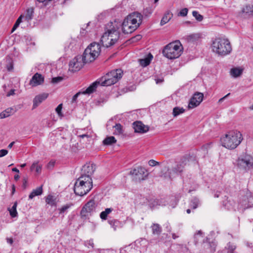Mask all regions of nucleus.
I'll return each mask as SVG.
<instances>
[{
	"mask_svg": "<svg viewBox=\"0 0 253 253\" xmlns=\"http://www.w3.org/2000/svg\"><path fill=\"white\" fill-rule=\"evenodd\" d=\"M118 25V23L116 20L114 22H110L106 25V31L102 36L100 40V42L103 46L109 47L118 42L120 35Z\"/></svg>",
	"mask_w": 253,
	"mask_h": 253,
	"instance_id": "1",
	"label": "nucleus"
},
{
	"mask_svg": "<svg viewBox=\"0 0 253 253\" xmlns=\"http://www.w3.org/2000/svg\"><path fill=\"white\" fill-rule=\"evenodd\" d=\"M243 140L242 135L240 131H231L221 137L220 142L222 146L228 149L236 148Z\"/></svg>",
	"mask_w": 253,
	"mask_h": 253,
	"instance_id": "2",
	"label": "nucleus"
},
{
	"mask_svg": "<svg viewBox=\"0 0 253 253\" xmlns=\"http://www.w3.org/2000/svg\"><path fill=\"white\" fill-rule=\"evenodd\" d=\"M123 74V71L120 69L113 70L102 77L93 83H96V88L98 84L102 86H110L116 83L119 80L122 78Z\"/></svg>",
	"mask_w": 253,
	"mask_h": 253,
	"instance_id": "3",
	"label": "nucleus"
},
{
	"mask_svg": "<svg viewBox=\"0 0 253 253\" xmlns=\"http://www.w3.org/2000/svg\"><path fill=\"white\" fill-rule=\"evenodd\" d=\"M92 188V180L88 176H80L74 185V192L83 196L86 194Z\"/></svg>",
	"mask_w": 253,
	"mask_h": 253,
	"instance_id": "4",
	"label": "nucleus"
},
{
	"mask_svg": "<svg viewBox=\"0 0 253 253\" xmlns=\"http://www.w3.org/2000/svg\"><path fill=\"white\" fill-rule=\"evenodd\" d=\"M211 47L212 51L221 56L229 54L232 50L229 41L225 39L216 38L213 41Z\"/></svg>",
	"mask_w": 253,
	"mask_h": 253,
	"instance_id": "5",
	"label": "nucleus"
},
{
	"mask_svg": "<svg viewBox=\"0 0 253 253\" xmlns=\"http://www.w3.org/2000/svg\"><path fill=\"white\" fill-rule=\"evenodd\" d=\"M182 46L180 42H172L166 45L163 50L164 56L169 59L178 58L182 53Z\"/></svg>",
	"mask_w": 253,
	"mask_h": 253,
	"instance_id": "6",
	"label": "nucleus"
},
{
	"mask_svg": "<svg viewBox=\"0 0 253 253\" xmlns=\"http://www.w3.org/2000/svg\"><path fill=\"white\" fill-rule=\"evenodd\" d=\"M100 46L96 42L91 43L85 49L82 56V61L84 63L93 61L100 52Z\"/></svg>",
	"mask_w": 253,
	"mask_h": 253,
	"instance_id": "7",
	"label": "nucleus"
},
{
	"mask_svg": "<svg viewBox=\"0 0 253 253\" xmlns=\"http://www.w3.org/2000/svg\"><path fill=\"white\" fill-rule=\"evenodd\" d=\"M244 193L240 198L238 204V209L242 211L251 208L253 206V198L251 192L247 190Z\"/></svg>",
	"mask_w": 253,
	"mask_h": 253,
	"instance_id": "8",
	"label": "nucleus"
},
{
	"mask_svg": "<svg viewBox=\"0 0 253 253\" xmlns=\"http://www.w3.org/2000/svg\"><path fill=\"white\" fill-rule=\"evenodd\" d=\"M236 166L240 169H250L253 168V159L249 155H241L237 160Z\"/></svg>",
	"mask_w": 253,
	"mask_h": 253,
	"instance_id": "9",
	"label": "nucleus"
},
{
	"mask_svg": "<svg viewBox=\"0 0 253 253\" xmlns=\"http://www.w3.org/2000/svg\"><path fill=\"white\" fill-rule=\"evenodd\" d=\"M129 173L132 175L133 180L135 181L143 180L148 176V173L146 169L141 167H138L133 169L130 171Z\"/></svg>",
	"mask_w": 253,
	"mask_h": 253,
	"instance_id": "10",
	"label": "nucleus"
},
{
	"mask_svg": "<svg viewBox=\"0 0 253 253\" xmlns=\"http://www.w3.org/2000/svg\"><path fill=\"white\" fill-rule=\"evenodd\" d=\"M154 206H164L169 205L172 208H174L177 205V201L174 197H167L161 199H158L154 202Z\"/></svg>",
	"mask_w": 253,
	"mask_h": 253,
	"instance_id": "11",
	"label": "nucleus"
},
{
	"mask_svg": "<svg viewBox=\"0 0 253 253\" xmlns=\"http://www.w3.org/2000/svg\"><path fill=\"white\" fill-rule=\"evenodd\" d=\"M142 17V16L140 13L135 12L128 15L125 19L133 26L135 25L137 29L141 23Z\"/></svg>",
	"mask_w": 253,
	"mask_h": 253,
	"instance_id": "12",
	"label": "nucleus"
},
{
	"mask_svg": "<svg viewBox=\"0 0 253 253\" xmlns=\"http://www.w3.org/2000/svg\"><path fill=\"white\" fill-rule=\"evenodd\" d=\"M84 64L82 61V57L81 56H77L70 62L69 70L73 72L78 71L83 67Z\"/></svg>",
	"mask_w": 253,
	"mask_h": 253,
	"instance_id": "13",
	"label": "nucleus"
},
{
	"mask_svg": "<svg viewBox=\"0 0 253 253\" xmlns=\"http://www.w3.org/2000/svg\"><path fill=\"white\" fill-rule=\"evenodd\" d=\"M204 95L202 93L197 92L189 101V109H193L200 105L203 100Z\"/></svg>",
	"mask_w": 253,
	"mask_h": 253,
	"instance_id": "14",
	"label": "nucleus"
},
{
	"mask_svg": "<svg viewBox=\"0 0 253 253\" xmlns=\"http://www.w3.org/2000/svg\"><path fill=\"white\" fill-rule=\"evenodd\" d=\"M96 204L94 200H90L83 207L81 214L82 216H86L88 213H91L95 211Z\"/></svg>",
	"mask_w": 253,
	"mask_h": 253,
	"instance_id": "15",
	"label": "nucleus"
},
{
	"mask_svg": "<svg viewBox=\"0 0 253 253\" xmlns=\"http://www.w3.org/2000/svg\"><path fill=\"white\" fill-rule=\"evenodd\" d=\"M133 128L135 132L144 133L149 130V127L145 126L140 121H136L133 123Z\"/></svg>",
	"mask_w": 253,
	"mask_h": 253,
	"instance_id": "16",
	"label": "nucleus"
},
{
	"mask_svg": "<svg viewBox=\"0 0 253 253\" xmlns=\"http://www.w3.org/2000/svg\"><path fill=\"white\" fill-rule=\"evenodd\" d=\"M96 83H92L91 84L89 85L84 91H79L77 92L76 94H75L72 100V103H74L76 102L77 99L78 97L80 94H90L92 93H93L95 90H96Z\"/></svg>",
	"mask_w": 253,
	"mask_h": 253,
	"instance_id": "17",
	"label": "nucleus"
},
{
	"mask_svg": "<svg viewBox=\"0 0 253 253\" xmlns=\"http://www.w3.org/2000/svg\"><path fill=\"white\" fill-rule=\"evenodd\" d=\"M94 167L95 166L93 164H87L84 166L82 169V174L81 176H88L91 177L90 176L95 171Z\"/></svg>",
	"mask_w": 253,
	"mask_h": 253,
	"instance_id": "18",
	"label": "nucleus"
},
{
	"mask_svg": "<svg viewBox=\"0 0 253 253\" xmlns=\"http://www.w3.org/2000/svg\"><path fill=\"white\" fill-rule=\"evenodd\" d=\"M183 168L184 166L182 164H177L175 167L172 168L171 171H169V169H168V173H166L164 177L171 179L173 174H178L180 173L183 171Z\"/></svg>",
	"mask_w": 253,
	"mask_h": 253,
	"instance_id": "19",
	"label": "nucleus"
},
{
	"mask_svg": "<svg viewBox=\"0 0 253 253\" xmlns=\"http://www.w3.org/2000/svg\"><path fill=\"white\" fill-rule=\"evenodd\" d=\"M121 25L122 27V31L125 34H130L136 30L135 25L133 26L132 24H130L129 22L125 19H124Z\"/></svg>",
	"mask_w": 253,
	"mask_h": 253,
	"instance_id": "20",
	"label": "nucleus"
},
{
	"mask_svg": "<svg viewBox=\"0 0 253 253\" xmlns=\"http://www.w3.org/2000/svg\"><path fill=\"white\" fill-rule=\"evenodd\" d=\"M43 82V77L41 74L37 73L32 77L29 84L32 86H36L42 84Z\"/></svg>",
	"mask_w": 253,
	"mask_h": 253,
	"instance_id": "21",
	"label": "nucleus"
},
{
	"mask_svg": "<svg viewBox=\"0 0 253 253\" xmlns=\"http://www.w3.org/2000/svg\"><path fill=\"white\" fill-rule=\"evenodd\" d=\"M48 96V93H43L35 96L33 100V108L37 107L43 100L46 99Z\"/></svg>",
	"mask_w": 253,
	"mask_h": 253,
	"instance_id": "22",
	"label": "nucleus"
},
{
	"mask_svg": "<svg viewBox=\"0 0 253 253\" xmlns=\"http://www.w3.org/2000/svg\"><path fill=\"white\" fill-rule=\"evenodd\" d=\"M80 43L81 41L78 38L76 39H71L68 45V48L70 49L71 50H75L79 47Z\"/></svg>",
	"mask_w": 253,
	"mask_h": 253,
	"instance_id": "23",
	"label": "nucleus"
},
{
	"mask_svg": "<svg viewBox=\"0 0 253 253\" xmlns=\"http://www.w3.org/2000/svg\"><path fill=\"white\" fill-rule=\"evenodd\" d=\"M172 13L170 11H168L162 18L160 24L163 26L168 23L172 17Z\"/></svg>",
	"mask_w": 253,
	"mask_h": 253,
	"instance_id": "24",
	"label": "nucleus"
},
{
	"mask_svg": "<svg viewBox=\"0 0 253 253\" xmlns=\"http://www.w3.org/2000/svg\"><path fill=\"white\" fill-rule=\"evenodd\" d=\"M14 113V109L12 108H8L0 113V119H2L7 118Z\"/></svg>",
	"mask_w": 253,
	"mask_h": 253,
	"instance_id": "25",
	"label": "nucleus"
},
{
	"mask_svg": "<svg viewBox=\"0 0 253 253\" xmlns=\"http://www.w3.org/2000/svg\"><path fill=\"white\" fill-rule=\"evenodd\" d=\"M200 36L198 34H193L190 35L186 36L184 39L188 42H194L198 40Z\"/></svg>",
	"mask_w": 253,
	"mask_h": 253,
	"instance_id": "26",
	"label": "nucleus"
},
{
	"mask_svg": "<svg viewBox=\"0 0 253 253\" xmlns=\"http://www.w3.org/2000/svg\"><path fill=\"white\" fill-rule=\"evenodd\" d=\"M42 193V186L36 188V189H34L32 192L30 193L29 196V198L30 199H32L34 197L36 196L40 195Z\"/></svg>",
	"mask_w": 253,
	"mask_h": 253,
	"instance_id": "27",
	"label": "nucleus"
},
{
	"mask_svg": "<svg viewBox=\"0 0 253 253\" xmlns=\"http://www.w3.org/2000/svg\"><path fill=\"white\" fill-rule=\"evenodd\" d=\"M34 8L33 7L29 8L27 9L25 15L24 16L25 20L29 22L33 17Z\"/></svg>",
	"mask_w": 253,
	"mask_h": 253,
	"instance_id": "28",
	"label": "nucleus"
},
{
	"mask_svg": "<svg viewBox=\"0 0 253 253\" xmlns=\"http://www.w3.org/2000/svg\"><path fill=\"white\" fill-rule=\"evenodd\" d=\"M117 140L114 136H108L103 141V144L104 145H111L116 142Z\"/></svg>",
	"mask_w": 253,
	"mask_h": 253,
	"instance_id": "29",
	"label": "nucleus"
},
{
	"mask_svg": "<svg viewBox=\"0 0 253 253\" xmlns=\"http://www.w3.org/2000/svg\"><path fill=\"white\" fill-rule=\"evenodd\" d=\"M152 55L151 53H149L147 57L140 60V64L142 66H147L150 64V61L152 59Z\"/></svg>",
	"mask_w": 253,
	"mask_h": 253,
	"instance_id": "30",
	"label": "nucleus"
},
{
	"mask_svg": "<svg viewBox=\"0 0 253 253\" xmlns=\"http://www.w3.org/2000/svg\"><path fill=\"white\" fill-rule=\"evenodd\" d=\"M17 206V202H15L13 204V205L12 206V208L11 209H8L10 215L12 217H15L17 216L18 213L16 211Z\"/></svg>",
	"mask_w": 253,
	"mask_h": 253,
	"instance_id": "31",
	"label": "nucleus"
},
{
	"mask_svg": "<svg viewBox=\"0 0 253 253\" xmlns=\"http://www.w3.org/2000/svg\"><path fill=\"white\" fill-rule=\"evenodd\" d=\"M242 72L243 71L242 69L234 68L231 70L230 73L232 77L237 78L242 74Z\"/></svg>",
	"mask_w": 253,
	"mask_h": 253,
	"instance_id": "32",
	"label": "nucleus"
},
{
	"mask_svg": "<svg viewBox=\"0 0 253 253\" xmlns=\"http://www.w3.org/2000/svg\"><path fill=\"white\" fill-rule=\"evenodd\" d=\"M203 233L201 230L198 231L195 234L194 236L195 244L196 245L200 241L202 240V239L203 238Z\"/></svg>",
	"mask_w": 253,
	"mask_h": 253,
	"instance_id": "33",
	"label": "nucleus"
},
{
	"mask_svg": "<svg viewBox=\"0 0 253 253\" xmlns=\"http://www.w3.org/2000/svg\"><path fill=\"white\" fill-rule=\"evenodd\" d=\"M113 211L112 208H107L104 211H102L100 214V217L102 220H106L107 218L108 215Z\"/></svg>",
	"mask_w": 253,
	"mask_h": 253,
	"instance_id": "34",
	"label": "nucleus"
},
{
	"mask_svg": "<svg viewBox=\"0 0 253 253\" xmlns=\"http://www.w3.org/2000/svg\"><path fill=\"white\" fill-rule=\"evenodd\" d=\"M152 230L153 234L159 235L161 232V228L159 224L157 223H154L152 226Z\"/></svg>",
	"mask_w": 253,
	"mask_h": 253,
	"instance_id": "35",
	"label": "nucleus"
},
{
	"mask_svg": "<svg viewBox=\"0 0 253 253\" xmlns=\"http://www.w3.org/2000/svg\"><path fill=\"white\" fill-rule=\"evenodd\" d=\"M200 204V201L197 197L193 198L190 203V206L193 209H196Z\"/></svg>",
	"mask_w": 253,
	"mask_h": 253,
	"instance_id": "36",
	"label": "nucleus"
},
{
	"mask_svg": "<svg viewBox=\"0 0 253 253\" xmlns=\"http://www.w3.org/2000/svg\"><path fill=\"white\" fill-rule=\"evenodd\" d=\"M108 222L115 231L120 225V222L116 219H109Z\"/></svg>",
	"mask_w": 253,
	"mask_h": 253,
	"instance_id": "37",
	"label": "nucleus"
},
{
	"mask_svg": "<svg viewBox=\"0 0 253 253\" xmlns=\"http://www.w3.org/2000/svg\"><path fill=\"white\" fill-rule=\"evenodd\" d=\"M184 111L185 110L183 108L175 107L173 109L172 114L174 117H176L178 115L184 113Z\"/></svg>",
	"mask_w": 253,
	"mask_h": 253,
	"instance_id": "38",
	"label": "nucleus"
},
{
	"mask_svg": "<svg viewBox=\"0 0 253 253\" xmlns=\"http://www.w3.org/2000/svg\"><path fill=\"white\" fill-rule=\"evenodd\" d=\"M242 11L244 13L247 14L249 15L253 14V7L251 5H247L244 7Z\"/></svg>",
	"mask_w": 253,
	"mask_h": 253,
	"instance_id": "39",
	"label": "nucleus"
},
{
	"mask_svg": "<svg viewBox=\"0 0 253 253\" xmlns=\"http://www.w3.org/2000/svg\"><path fill=\"white\" fill-rule=\"evenodd\" d=\"M41 169L42 166L39 165L38 162L34 163L31 167V170L32 171L35 170L37 173H40Z\"/></svg>",
	"mask_w": 253,
	"mask_h": 253,
	"instance_id": "40",
	"label": "nucleus"
},
{
	"mask_svg": "<svg viewBox=\"0 0 253 253\" xmlns=\"http://www.w3.org/2000/svg\"><path fill=\"white\" fill-rule=\"evenodd\" d=\"M45 202L47 204L51 205V206H55L56 205L55 200L54 199L53 197L51 195H48L45 199Z\"/></svg>",
	"mask_w": 253,
	"mask_h": 253,
	"instance_id": "41",
	"label": "nucleus"
},
{
	"mask_svg": "<svg viewBox=\"0 0 253 253\" xmlns=\"http://www.w3.org/2000/svg\"><path fill=\"white\" fill-rule=\"evenodd\" d=\"M114 127L115 128L114 134L116 135H119L123 133V130L122 128V126L120 124H117Z\"/></svg>",
	"mask_w": 253,
	"mask_h": 253,
	"instance_id": "42",
	"label": "nucleus"
},
{
	"mask_svg": "<svg viewBox=\"0 0 253 253\" xmlns=\"http://www.w3.org/2000/svg\"><path fill=\"white\" fill-rule=\"evenodd\" d=\"M6 67L8 71H11L13 68V64L11 59L10 58H6Z\"/></svg>",
	"mask_w": 253,
	"mask_h": 253,
	"instance_id": "43",
	"label": "nucleus"
},
{
	"mask_svg": "<svg viewBox=\"0 0 253 253\" xmlns=\"http://www.w3.org/2000/svg\"><path fill=\"white\" fill-rule=\"evenodd\" d=\"M152 12L153 9L152 8L150 7H146L144 9L143 11V14L146 17H148L149 16L152 14Z\"/></svg>",
	"mask_w": 253,
	"mask_h": 253,
	"instance_id": "44",
	"label": "nucleus"
},
{
	"mask_svg": "<svg viewBox=\"0 0 253 253\" xmlns=\"http://www.w3.org/2000/svg\"><path fill=\"white\" fill-rule=\"evenodd\" d=\"M233 202L230 201V200H226L223 202V204L228 210H230L232 209L233 207Z\"/></svg>",
	"mask_w": 253,
	"mask_h": 253,
	"instance_id": "45",
	"label": "nucleus"
},
{
	"mask_svg": "<svg viewBox=\"0 0 253 253\" xmlns=\"http://www.w3.org/2000/svg\"><path fill=\"white\" fill-rule=\"evenodd\" d=\"M192 15L198 21H201L203 19V16L196 11H193L192 12Z\"/></svg>",
	"mask_w": 253,
	"mask_h": 253,
	"instance_id": "46",
	"label": "nucleus"
},
{
	"mask_svg": "<svg viewBox=\"0 0 253 253\" xmlns=\"http://www.w3.org/2000/svg\"><path fill=\"white\" fill-rule=\"evenodd\" d=\"M227 248L228 250L227 253H233V251L236 249V246L233 244L229 243L227 245Z\"/></svg>",
	"mask_w": 253,
	"mask_h": 253,
	"instance_id": "47",
	"label": "nucleus"
},
{
	"mask_svg": "<svg viewBox=\"0 0 253 253\" xmlns=\"http://www.w3.org/2000/svg\"><path fill=\"white\" fill-rule=\"evenodd\" d=\"M62 109V103L59 104L58 106L55 109V111H56V113H57L58 115L60 117H62L63 116V115L61 112Z\"/></svg>",
	"mask_w": 253,
	"mask_h": 253,
	"instance_id": "48",
	"label": "nucleus"
},
{
	"mask_svg": "<svg viewBox=\"0 0 253 253\" xmlns=\"http://www.w3.org/2000/svg\"><path fill=\"white\" fill-rule=\"evenodd\" d=\"M71 205H66L63 206L61 208L59 209V213L62 214L64 213L69 208H70Z\"/></svg>",
	"mask_w": 253,
	"mask_h": 253,
	"instance_id": "49",
	"label": "nucleus"
},
{
	"mask_svg": "<svg viewBox=\"0 0 253 253\" xmlns=\"http://www.w3.org/2000/svg\"><path fill=\"white\" fill-rule=\"evenodd\" d=\"M188 10L187 8L182 9L178 14V16L184 17L186 16L188 13Z\"/></svg>",
	"mask_w": 253,
	"mask_h": 253,
	"instance_id": "50",
	"label": "nucleus"
},
{
	"mask_svg": "<svg viewBox=\"0 0 253 253\" xmlns=\"http://www.w3.org/2000/svg\"><path fill=\"white\" fill-rule=\"evenodd\" d=\"M63 78L61 77H57L53 78L52 79V83L53 84H57L63 80Z\"/></svg>",
	"mask_w": 253,
	"mask_h": 253,
	"instance_id": "51",
	"label": "nucleus"
},
{
	"mask_svg": "<svg viewBox=\"0 0 253 253\" xmlns=\"http://www.w3.org/2000/svg\"><path fill=\"white\" fill-rule=\"evenodd\" d=\"M23 183H22V187L24 189H26L28 183V178L26 177H24L23 178Z\"/></svg>",
	"mask_w": 253,
	"mask_h": 253,
	"instance_id": "52",
	"label": "nucleus"
},
{
	"mask_svg": "<svg viewBox=\"0 0 253 253\" xmlns=\"http://www.w3.org/2000/svg\"><path fill=\"white\" fill-rule=\"evenodd\" d=\"M148 164H149V166H150L151 167H154V166L159 165V163L154 160H150L149 161Z\"/></svg>",
	"mask_w": 253,
	"mask_h": 253,
	"instance_id": "53",
	"label": "nucleus"
},
{
	"mask_svg": "<svg viewBox=\"0 0 253 253\" xmlns=\"http://www.w3.org/2000/svg\"><path fill=\"white\" fill-rule=\"evenodd\" d=\"M8 153V151L6 149H1L0 150V158L4 157Z\"/></svg>",
	"mask_w": 253,
	"mask_h": 253,
	"instance_id": "54",
	"label": "nucleus"
},
{
	"mask_svg": "<svg viewBox=\"0 0 253 253\" xmlns=\"http://www.w3.org/2000/svg\"><path fill=\"white\" fill-rule=\"evenodd\" d=\"M141 36L140 35H138L130 39V40L132 42H134V41H135V40H137V41L140 40L141 39Z\"/></svg>",
	"mask_w": 253,
	"mask_h": 253,
	"instance_id": "55",
	"label": "nucleus"
},
{
	"mask_svg": "<svg viewBox=\"0 0 253 253\" xmlns=\"http://www.w3.org/2000/svg\"><path fill=\"white\" fill-rule=\"evenodd\" d=\"M19 25L20 24L16 21L12 29L11 33H13L19 27Z\"/></svg>",
	"mask_w": 253,
	"mask_h": 253,
	"instance_id": "56",
	"label": "nucleus"
},
{
	"mask_svg": "<svg viewBox=\"0 0 253 253\" xmlns=\"http://www.w3.org/2000/svg\"><path fill=\"white\" fill-rule=\"evenodd\" d=\"M78 136L80 138H89L90 136L89 135L87 134H81V135H79Z\"/></svg>",
	"mask_w": 253,
	"mask_h": 253,
	"instance_id": "57",
	"label": "nucleus"
},
{
	"mask_svg": "<svg viewBox=\"0 0 253 253\" xmlns=\"http://www.w3.org/2000/svg\"><path fill=\"white\" fill-rule=\"evenodd\" d=\"M155 81H156V83L157 84H161V83L163 82L164 79L163 78L156 79H155Z\"/></svg>",
	"mask_w": 253,
	"mask_h": 253,
	"instance_id": "58",
	"label": "nucleus"
},
{
	"mask_svg": "<svg viewBox=\"0 0 253 253\" xmlns=\"http://www.w3.org/2000/svg\"><path fill=\"white\" fill-rule=\"evenodd\" d=\"M24 17L23 15H21L19 18L17 19L16 22H18L19 24H20L22 22V18Z\"/></svg>",
	"mask_w": 253,
	"mask_h": 253,
	"instance_id": "59",
	"label": "nucleus"
},
{
	"mask_svg": "<svg viewBox=\"0 0 253 253\" xmlns=\"http://www.w3.org/2000/svg\"><path fill=\"white\" fill-rule=\"evenodd\" d=\"M230 95V93H228L227 94H226L225 96H224V97L221 98L219 100H218V102H221L222 101H223L225 98H226V97L229 96Z\"/></svg>",
	"mask_w": 253,
	"mask_h": 253,
	"instance_id": "60",
	"label": "nucleus"
},
{
	"mask_svg": "<svg viewBox=\"0 0 253 253\" xmlns=\"http://www.w3.org/2000/svg\"><path fill=\"white\" fill-rule=\"evenodd\" d=\"M14 89H11L10 91L7 93V96H9L10 95H12L14 94Z\"/></svg>",
	"mask_w": 253,
	"mask_h": 253,
	"instance_id": "61",
	"label": "nucleus"
},
{
	"mask_svg": "<svg viewBox=\"0 0 253 253\" xmlns=\"http://www.w3.org/2000/svg\"><path fill=\"white\" fill-rule=\"evenodd\" d=\"M6 241H7V242L8 243V244H10V245L12 244L13 242V239L12 238H6Z\"/></svg>",
	"mask_w": 253,
	"mask_h": 253,
	"instance_id": "62",
	"label": "nucleus"
},
{
	"mask_svg": "<svg viewBox=\"0 0 253 253\" xmlns=\"http://www.w3.org/2000/svg\"><path fill=\"white\" fill-rule=\"evenodd\" d=\"M15 143V142L14 141H13L12 142H11L8 146V148L9 149H10L12 147V146H13V145Z\"/></svg>",
	"mask_w": 253,
	"mask_h": 253,
	"instance_id": "63",
	"label": "nucleus"
},
{
	"mask_svg": "<svg viewBox=\"0 0 253 253\" xmlns=\"http://www.w3.org/2000/svg\"><path fill=\"white\" fill-rule=\"evenodd\" d=\"M85 33H86V32H85V29H84V28H82V29H81V34L82 35H84Z\"/></svg>",
	"mask_w": 253,
	"mask_h": 253,
	"instance_id": "64",
	"label": "nucleus"
}]
</instances>
